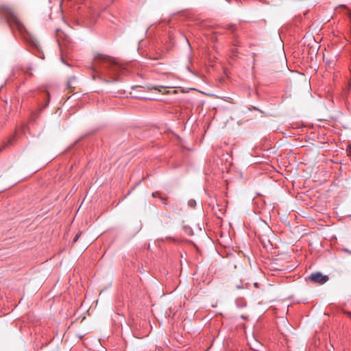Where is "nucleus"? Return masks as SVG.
Listing matches in <instances>:
<instances>
[{"mask_svg":"<svg viewBox=\"0 0 351 351\" xmlns=\"http://www.w3.org/2000/svg\"><path fill=\"white\" fill-rule=\"evenodd\" d=\"M229 29H230L231 31L234 32L235 30L234 25H230Z\"/></svg>","mask_w":351,"mask_h":351,"instance_id":"obj_10","label":"nucleus"},{"mask_svg":"<svg viewBox=\"0 0 351 351\" xmlns=\"http://www.w3.org/2000/svg\"><path fill=\"white\" fill-rule=\"evenodd\" d=\"M189 204L191 206H193L195 204V201L193 200V199H191V200L189 201Z\"/></svg>","mask_w":351,"mask_h":351,"instance_id":"obj_9","label":"nucleus"},{"mask_svg":"<svg viewBox=\"0 0 351 351\" xmlns=\"http://www.w3.org/2000/svg\"><path fill=\"white\" fill-rule=\"evenodd\" d=\"M62 34H63V33L61 30L58 29L56 31V36H57L58 41H59L60 39L62 38Z\"/></svg>","mask_w":351,"mask_h":351,"instance_id":"obj_6","label":"nucleus"},{"mask_svg":"<svg viewBox=\"0 0 351 351\" xmlns=\"http://www.w3.org/2000/svg\"><path fill=\"white\" fill-rule=\"evenodd\" d=\"M93 69L99 75L100 79L108 83L118 80L121 66L113 58L97 53L94 57Z\"/></svg>","mask_w":351,"mask_h":351,"instance_id":"obj_1","label":"nucleus"},{"mask_svg":"<svg viewBox=\"0 0 351 351\" xmlns=\"http://www.w3.org/2000/svg\"><path fill=\"white\" fill-rule=\"evenodd\" d=\"M151 89L156 90L161 93H165L166 91L167 87L163 86H153Z\"/></svg>","mask_w":351,"mask_h":351,"instance_id":"obj_4","label":"nucleus"},{"mask_svg":"<svg viewBox=\"0 0 351 351\" xmlns=\"http://www.w3.org/2000/svg\"><path fill=\"white\" fill-rule=\"evenodd\" d=\"M158 195H159V193H158V192H155V193H152V196H153L154 197H158Z\"/></svg>","mask_w":351,"mask_h":351,"instance_id":"obj_11","label":"nucleus"},{"mask_svg":"<svg viewBox=\"0 0 351 351\" xmlns=\"http://www.w3.org/2000/svg\"><path fill=\"white\" fill-rule=\"evenodd\" d=\"M1 14L6 19L8 23L10 25H14L19 30H21L23 25L15 12L10 9L2 10Z\"/></svg>","mask_w":351,"mask_h":351,"instance_id":"obj_2","label":"nucleus"},{"mask_svg":"<svg viewBox=\"0 0 351 351\" xmlns=\"http://www.w3.org/2000/svg\"><path fill=\"white\" fill-rule=\"evenodd\" d=\"M308 278L311 281H312L315 283L319 284V285H324L329 280V278L328 276L324 275L319 271L312 273L308 277Z\"/></svg>","mask_w":351,"mask_h":351,"instance_id":"obj_3","label":"nucleus"},{"mask_svg":"<svg viewBox=\"0 0 351 351\" xmlns=\"http://www.w3.org/2000/svg\"><path fill=\"white\" fill-rule=\"evenodd\" d=\"M75 80V77H71L69 81H68V83H67V87L68 88H70L71 87V85L73 84V82Z\"/></svg>","mask_w":351,"mask_h":351,"instance_id":"obj_5","label":"nucleus"},{"mask_svg":"<svg viewBox=\"0 0 351 351\" xmlns=\"http://www.w3.org/2000/svg\"><path fill=\"white\" fill-rule=\"evenodd\" d=\"M12 141H13V138L10 139L8 143H5V144L3 145L2 147H0V151H1L3 149H5V147H7L8 144H10Z\"/></svg>","mask_w":351,"mask_h":351,"instance_id":"obj_7","label":"nucleus"},{"mask_svg":"<svg viewBox=\"0 0 351 351\" xmlns=\"http://www.w3.org/2000/svg\"><path fill=\"white\" fill-rule=\"evenodd\" d=\"M80 235H81V232H78V233L75 236V237H74V239H73V242H74V243H75V242L78 240V239L80 238Z\"/></svg>","mask_w":351,"mask_h":351,"instance_id":"obj_8","label":"nucleus"}]
</instances>
